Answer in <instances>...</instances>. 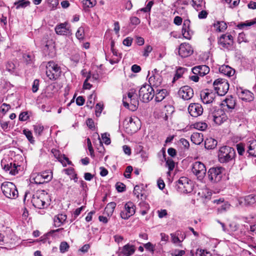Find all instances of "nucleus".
Wrapping results in <instances>:
<instances>
[{
    "instance_id": "f257e3e1",
    "label": "nucleus",
    "mask_w": 256,
    "mask_h": 256,
    "mask_svg": "<svg viewBox=\"0 0 256 256\" xmlns=\"http://www.w3.org/2000/svg\"><path fill=\"white\" fill-rule=\"evenodd\" d=\"M122 102L124 107L132 111L136 110L138 108L139 102L138 94L135 90H130L128 93V96L123 98Z\"/></svg>"
},
{
    "instance_id": "f03ea898",
    "label": "nucleus",
    "mask_w": 256,
    "mask_h": 256,
    "mask_svg": "<svg viewBox=\"0 0 256 256\" xmlns=\"http://www.w3.org/2000/svg\"><path fill=\"white\" fill-rule=\"evenodd\" d=\"M236 156V152L234 148L224 146L221 147L218 152V160L221 163H226L232 160Z\"/></svg>"
},
{
    "instance_id": "7ed1b4c3",
    "label": "nucleus",
    "mask_w": 256,
    "mask_h": 256,
    "mask_svg": "<svg viewBox=\"0 0 256 256\" xmlns=\"http://www.w3.org/2000/svg\"><path fill=\"white\" fill-rule=\"evenodd\" d=\"M46 74L49 79L55 80L60 75L61 68L58 64L52 60L48 62L46 66Z\"/></svg>"
},
{
    "instance_id": "20e7f679",
    "label": "nucleus",
    "mask_w": 256,
    "mask_h": 256,
    "mask_svg": "<svg viewBox=\"0 0 256 256\" xmlns=\"http://www.w3.org/2000/svg\"><path fill=\"white\" fill-rule=\"evenodd\" d=\"M1 189L4 196L10 199H15L18 196V192L16 186L11 182H4L2 184Z\"/></svg>"
},
{
    "instance_id": "39448f33",
    "label": "nucleus",
    "mask_w": 256,
    "mask_h": 256,
    "mask_svg": "<svg viewBox=\"0 0 256 256\" xmlns=\"http://www.w3.org/2000/svg\"><path fill=\"white\" fill-rule=\"evenodd\" d=\"M138 96L142 102H147L154 98V88L149 84H144L139 90Z\"/></svg>"
},
{
    "instance_id": "423d86ee",
    "label": "nucleus",
    "mask_w": 256,
    "mask_h": 256,
    "mask_svg": "<svg viewBox=\"0 0 256 256\" xmlns=\"http://www.w3.org/2000/svg\"><path fill=\"white\" fill-rule=\"evenodd\" d=\"M192 171L198 180L203 181L206 172V166L203 163L200 162H194L192 164Z\"/></svg>"
},
{
    "instance_id": "0eeeda50",
    "label": "nucleus",
    "mask_w": 256,
    "mask_h": 256,
    "mask_svg": "<svg viewBox=\"0 0 256 256\" xmlns=\"http://www.w3.org/2000/svg\"><path fill=\"white\" fill-rule=\"evenodd\" d=\"M215 91L219 96H224L228 91L229 84L226 80L218 78L213 82Z\"/></svg>"
},
{
    "instance_id": "6e6552de",
    "label": "nucleus",
    "mask_w": 256,
    "mask_h": 256,
    "mask_svg": "<svg viewBox=\"0 0 256 256\" xmlns=\"http://www.w3.org/2000/svg\"><path fill=\"white\" fill-rule=\"evenodd\" d=\"M178 188L181 192L190 193L193 190L192 182L186 177H181L178 182Z\"/></svg>"
},
{
    "instance_id": "1a4fd4ad",
    "label": "nucleus",
    "mask_w": 256,
    "mask_h": 256,
    "mask_svg": "<svg viewBox=\"0 0 256 256\" xmlns=\"http://www.w3.org/2000/svg\"><path fill=\"white\" fill-rule=\"evenodd\" d=\"M218 44L222 49L232 50L234 44L232 36L230 34H222L218 40Z\"/></svg>"
},
{
    "instance_id": "9d476101",
    "label": "nucleus",
    "mask_w": 256,
    "mask_h": 256,
    "mask_svg": "<svg viewBox=\"0 0 256 256\" xmlns=\"http://www.w3.org/2000/svg\"><path fill=\"white\" fill-rule=\"evenodd\" d=\"M222 167L211 168L208 172V180L212 183L220 182L222 178Z\"/></svg>"
},
{
    "instance_id": "9b49d317",
    "label": "nucleus",
    "mask_w": 256,
    "mask_h": 256,
    "mask_svg": "<svg viewBox=\"0 0 256 256\" xmlns=\"http://www.w3.org/2000/svg\"><path fill=\"white\" fill-rule=\"evenodd\" d=\"M136 212V206L132 202H126L121 210L120 216L124 220H128Z\"/></svg>"
},
{
    "instance_id": "f8f14e48",
    "label": "nucleus",
    "mask_w": 256,
    "mask_h": 256,
    "mask_svg": "<svg viewBox=\"0 0 256 256\" xmlns=\"http://www.w3.org/2000/svg\"><path fill=\"white\" fill-rule=\"evenodd\" d=\"M208 118L212 120L216 124L220 125L228 120V116L222 109H218L210 114Z\"/></svg>"
},
{
    "instance_id": "ddd939ff",
    "label": "nucleus",
    "mask_w": 256,
    "mask_h": 256,
    "mask_svg": "<svg viewBox=\"0 0 256 256\" xmlns=\"http://www.w3.org/2000/svg\"><path fill=\"white\" fill-rule=\"evenodd\" d=\"M48 197L47 194H41L38 196H34L32 200L33 205L38 208H44L48 206L46 202V198Z\"/></svg>"
},
{
    "instance_id": "4468645a",
    "label": "nucleus",
    "mask_w": 256,
    "mask_h": 256,
    "mask_svg": "<svg viewBox=\"0 0 256 256\" xmlns=\"http://www.w3.org/2000/svg\"><path fill=\"white\" fill-rule=\"evenodd\" d=\"M180 97L184 100H189L194 96V91L192 88L188 86H184L180 88L178 92Z\"/></svg>"
},
{
    "instance_id": "2eb2a0df",
    "label": "nucleus",
    "mask_w": 256,
    "mask_h": 256,
    "mask_svg": "<svg viewBox=\"0 0 256 256\" xmlns=\"http://www.w3.org/2000/svg\"><path fill=\"white\" fill-rule=\"evenodd\" d=\"M193 52V48L188 43H182L180 46L178 54L182 58L188 57L192 54Z\"/></svg>"
},
{
    "instance_id": "dca6fc26",
    "label": "nucleus",
    "mask_w": 256,
    "mask_h": 256,
    "mask_svg": "<svg viewBox=\"0 0 256 256\" xmlns=\"http://www.w3.org/2000/svg\"><path fill=\"white\" fill-rule=\"evenodd\" d=\"M188 111L192 116L197 117L202 114L203 108L200 104L194 103L190 104Z\"/></svg>"
},
{
    "instance_id": "f3484780",
    "label": "nucleus",
    "mask_w": 256,
    "mask_h": 256,
    "mask_svg": "<svg viewBox=\"0 0 256 256\" xmlns=\"http://www.w3.org/2000/svg\"><path fill=\"white\" fill-rule=\"evenodd\" d=\"M238 204L240 206H251L256 202V196L250 194L238 199Z\"/></svg>"
},
{
    "instance_id": "a211bd4d",
    "label": "nucleus",
    "mask_w": 256,
    "mask_h": 256,
    "mask_svg": "<svg viewBox=\"0 0 256 256\" xmlns=\"http://www.w3.org/2000/svg\"><path fill=\"white\" fill-rule=\"evenodd\" d=\"M238 97L243 100L250 102L254 99V94L250 91L240 88L237 90Z\"/></svg>"
},
{
    "instance_id": "6ab92c4d",
    "label": "nucleus",
    "mask_w": 256,
    "mask_h": 256,
    "mask_svg": "<svg viewBox=\"0 0 256 256\" xmlns=\"http://www.w3.org/2000/svg\"><path fill=\"white\" fill-rule=\"evenodd\" d=\"M162 77L158 73L154 74L150 76L148 79L150 86H152L154 88L160 87L162 84Z\"/></svg>"
},
{
    "instance_id": "aec40b11",
    "label": "nucleus",
    "mask_w": 256,
    "mask_h": 256,
    "mask_svg": "<svg viewBox=\"0 0 256 256\" xmlns=\"http://www.w3.org/2000/svg\"><path fill=\"white\" fill-rule=\"evenodd\" d=\"M200 98L204 104H210L213 102L215 98V94L212 92H208L207 90L201 92Z\"/></svg>"
},
{
    "instance_id": "412c9836",
    "label": "nucleus",
    "mask_w": 256,
    "mask_h": 256,
    "mask_svg": "<svg viewBox=\"0 0 256 256\" xmlns=\"http://www.w3.org/2000/svg\"><path fill=\"white\" fill-rule=\"evenodd\" d=\"M140 120L138 118H130L126 128H130L131 133H134L140 128Z\"/></svg>"
},
{
    "instance_id": "4be33fe9",
    "label": "nucleus",
    "mask_w": 256,
    "mask_h": 256,
    "mask_svg": "<svg viewBox=\"0 0 256 256\" xmlns=\"http://www.w3.org/2000/svg\"><path fill=\"white\" fill-rule=\"evenodd\" d=\"M192 72L194 74L204 76L210 72V68L206 65H200L194 67Z\"/></svg>"
},
{
    "instance_id": "5701e85b",
    "label": "nucleus",
    "mask_w": 256,
    "mask_h": 256,
    "mask_svg": "<svg viewBox=\"0 0 256 256\" xmlns=\"http://www.w3.org/2000/svg\"><path fill=\"white\" fill-rule=\"evenodd\" d=\"M190 22L189 20H185L183 23L182 31L184 37L188 40H190L191 38L192 34V32L190 30Z\"/></svg>"
},
{
    "instance_id": "b1692460",
    "label": "nucleus",
    "mask_w": 256,
    "mask_h": 256,
    "mask_svg": "<svg viewBox=\"0 0 256 256\" xmlns=\"http://www.w3.org/2000/svg\"><path fill=\"white\" fill-rule=\"evenodd\" d=\"M2 166L3 167V169L6 172H8L9 174L12 175H15L18 172V167H20V166L16 165L14 163L10 162L9 164H5L3 165L2 164Z\"/></svg>"
},
{
    "instance_id": "393cba45",
    "label": "nucleus",
    "mask_w": 256,
    "mask_h": 256,
    "mask_svg": "<svg viewBox=\"0 0 256 256\" xmlns=\"http://www.w3.org/2000/svg\"><path fill=\"white\" fill-rule=\"evenodd\" d=\"M222 104L225 106H226L228 110H233L236 106V100L232 96H228L224 100L222 101Z\"/></svg>"
},
{
    "instance_id": "a878e982",
    "label": "nucleus",
    "mask_w": 256,
    "mask_h": 256,
    "mask_svg": "<svg viewBox=\"0 0 256 256\" xmlns=\"http://www.w3.org/2000/svg\"><path fill=\"white\" fill-rule=\"evenodd\" d=\"M219 72L225 76H231L235 72V70L228 65H222L219 67Z\"/></svg>"
},
{
    "instance_id": "bb28decb",
    "label": "nucleus",
    "mask_w": 256,
    "mask_h": 256,
    "mask_svg": "<svg viewBox=\"0 0 256 256\" xmlns=\"http://www.w3.org/2000/svg\"><path fill=\"white\" fill-rule=\"evenodd\" d=\"M247 152L250 156L256 157V140H250L246 144Z\"/></svg>"
},
{
    "instance_id": "cd10ccee",
    "label": "nucleus",
    "mask_w": 256,
    "mask_h": 256,
    "mask_svg": "<svg viewBox=\"0 0 256 256\" xmlns=\"http://www.w3.org/2000/svg\"><path fill=\"white\" fill-rule=\"evenodd\" d=\"M135 250L136 248L134 246L128 244L122 247L120 252L124 256H131L134 253Z\"/></svg>"
},
{
    "instance_id": "c85d7f7f",
    "label": "nucleus",
    "mask_w": 256,
    "mask_h": 256,
    "mask_svg": "<svg viewBox=\"0 0 256 256\" xmlns=\"http://www.w3.org/2000/svg\"><path fill=\"white\" fill-rule=\"evenodd\" d=\"M67 25V22H64L57 26L55 28L56 33L60 35H66L69 32V28Z\"/></svg>"
},
{
    "instance_id": "c756f323",
    "label": "nucleus",
    "mask_w": 256,
    "mask_h": 256,
    "mask_svg": "<svg viewBox=\"0 0 256 256\" xmlns=\"http://www.w3.org/2000/svg\"><path fill=\"white\" fill-rule=\"evenodd\" d=\"M167 92L165 89L158 88L154 92L155 100L157 102L162 101L166 95Z\"/></svg>"
},
{
    "instance_id": "7c9ffc66",
    "label": "nucleus",
    "mask_w": 256,
    "mask_h": 256,
    "mask_svg": "<svg viewBox=\"0 0 256 256\" xmlns=\"http://www.w3.org/2000/svg\"><path fill=\"white\" fill-rule=\"evenodd\" d=\"M66 216L64 214H58L54 218V225L56 227H59L66 220Z\"/></svg>"
},
{
    "instance_id": "2f4dec72",
    "label": "nucleus",
    "mask_w": 256,
    "mask_h": 256,
    "mask_svg": "<svg viewBox=\"0 0 256 256\" xmlns=\"http://www.w3.org/2000/svg\"><path fill=\"white\" fill-rule=\"evenodd\" d=\"M192 142L196 144H200L204 140L202 133L194 132L190 137Z\"/></svg>"
},
{
    "instance_id": "473e14b6",
    "label": "nucleus",
    "mask_w": 256,
    "mask_h": 256,
    "mask_svg": "<svg viewBox=\"0 0 256 256\" xmlns=\"http://www.w3.org/2000/svg\"><path fill=\"white\" fill-rule=\"evenodd\" d=\"M217 141L212 138H208L205 140L204 146L206 148L211 150L214 148L217 145Z\"/></svg>"
},
{
    "instance_id": "72a5a7b5",
    "label": "nucleus",
    "mask_w": 256,
    "mask_h": 256,
    "mask_svg": "<svg viewBox=\"0 0 256 256\" xmlns=\"http://www.w3.org/2000/svg\"><path fill=\"white\" fill-rule=\"evenodd\" d=\"M192 6L197 10H200L204 8V0H192Z\"/></svg>"
},
{
    "instance_id": "f704fd0d",
    "label": "nucleus",
    "mask_w": 256,
    "mask_h": 256,
    "mask_svg": "<svg viewBox=\"0 0 256 256\" xmlns=\"http://www.w3.org/2000/svg\"><path fill=\"white\" fill-rule=\"evenodd\" d=\"M116 206V204L114 202H109L106 206L104 209L105 213L108 216H111L114 211V210Z\"/></svg>"
},
{
    "instance_id": "c9c22d12",
    "label": "nucleus",
    "mask_w": 256,
    "mask_h": 256,
    "mask_svg": "<svg viewBox=\"0 0 256 256\" xmlns=\"http://www.w3.org/2000/svg\"><path fill=\"white\" fill-rule=\"evenodd\" d=\"M214 27L216 30L218 32H222L227 28L226 24L223 22H217L214 24Z\"/></svg>"
},
{
    "instance_id": "e433bc0d",
    "label": "nucleus",
    "mask_w": 256,
    "mask_h": 256,
    "mask_svg": "<svg viewBox=\"0 0 256 256\" xmlns=\"http://www.w3.org/2000/svg\"><path fill=\"white\" fill-rule=\"evenodd\" d=\"M14 4L16 6V8H25L30 4V2L28 0H20L14 2Z\"/></svg>"
},
{
    "instance_id": "4c0bfd02",
    "label": "nucleus",
    "mask_w": 256,
    "mask_h": 256,
    "mask_svg": "<svg viewBox=\"0 0 256 256\" xmlns=\"http://www.w3.org/2000/svg\"><path fill=\"white\" fill-rule=\"evenodd\" d=\"M44 51L51 58L55 55V49L53 45L46 44Z\"/></svg>"
},
{
    "instance_id": "58836bf2",
    "label": "nucleus",
    "mask_w": 256,
    "mask_h": 256,
    "mask_svg": "<svg viewBox=\"0 0 256 256\" xmlns=\"http://www.w3.org/2000/svg\"><path fill=\"white\" fill-rule=\"evenodd\" d=\"M42 178L43 182H50L52 178V172L49 170L44 171L42 173H40Z\"/></svg>"
},
{
    "instance_id": "ea45409f",
    "label": "nucleus",
    "mask_w": 256,
    "mask_h": 256,
    "mask_svg": "<svg viewBox=\"0 0 256 256\" xmlns=\"http://www.w3.org/2000/svg\"><path fill=\"white\" fill-rule=\"evenodd\" d=\"M185 70L186 69L183 68H179L177 69L172 80L173 83L182 76V75L184 73Z\"/></svg>"
},
{
    "instance_id": "a19ab883",
    "label": "nucleus",
    "mask_w": 256,
    "mask_h": 256,
    "mask_svg": "<svg viewBox=\"0 0 256 256\" xmlns=\"http://www.w3.org/2000/svg\"><path fill=\"white\" fill-rule=\"evenodd\" d=\"M180 232L178 231L174 234H171L172 242L175 244L180 243L182 240L179 238Z\"/></svg>"
},
{
    "instance_id": "79ce46f5",
    "label": "nucleus",
    "mask_w": 256,
    "mask_h": 256,
    "mask_svg": "<svg viewBox=\"0 0 256 256\" xmlns=\"http://www.w3.org/2000/svg\"><path fill=\"white\" fill-rule=\"evenodd\" d=\"M76 38L80 40H82L84 38V27L80 26L78 29L76 33Z\"/></svg>"
},
{
    "instance_id": "37998d69",
    "label": "nucleus",
    "mask_w": 256,
    "mask_h": 256,
    "mask_svg": "<svg viewBox=\"0 0 256 256\" xmlns=\"http://www.w3.org/2000/svg\"><path fill=\"white\" fill-rule=\"evenodd\" d=\"M230 207V204L227 202H224V204L218 208L219 212L222 213L228 210Z\"/></svg>"
},
{
    "instance_id": "c03bdc74",
    "label": "nucleus",
    "mask_w": 256,
    "mask_h": 256,
    "mask_svg": "<svg viewBox=\"0 0 256 256\" xmlns=\"http://www.w3.org/2000/svg\"><path fill=\"white\" fill-rule=\"evenodd\" d=\"M82 2L87 8H92L96 4V0H81Z\"/></svg>"
},
{
    "instance_id": "a18cd8bd",
    "label": "nucleus",
    "mask_w": 256,
    "mask_h": 256,
    "mask_svg": "<svg viewBox=\"0 0 256 256\" xmlns=\"http://www.w3.org/2000/svg\"><path fill=\"white\" fill-rule=\"evenodd\" d=\"M23 134L26 136L30 143L34 142V139L32 134L31 131L27 129H24V130H23Z\"/></svg>"
},
{
    "instance_id": "49530a36",
    "label": "nucleus",
    "mask_w": 256,
    "mask_h": 256,
    "mask_svg": "<svg viewBox=\"0 0 256 256\" xmlns=\"http://www.w3.org/2000/svg\"><path fill=\"white\" fill-rule=\"evenodd\" d=\"M88 80H90V82H92L91 74L90 72L88 73V74L86 76V79L85 80L84 82V86H83L84 88L90 90L91 88L92 85L91 84H90L89 82H88Z\"/></svg>"
},
{
    "instance_id": "de8ad7c7",
    "label": "nucleus",
    "mask_w": 256,
    "mask_h": 256,
    "mask_svg": "<svg viewBox=\"0 0 256 256\" xmlns=\"http://www.w3.org/2000/svg\"><path fill=\"white\" fill-rule=\"evenodd\" d=\"M194 127L198 130L203 131L206 129L208 125L204 122H198L194 124Z\"/></svg>"
},
{
    "instance_id": "09e8293b",
    "label": "nucleus",
    "mask_w": 256,
    "mask_h": 256,
    "mask_svg": "<svg viewBox=\"0 0 256 256\" xmlns=\"http://www.w3.org/2000/svg\"><path fill=\"white\" fill-rule=\"evenodd\" d=\"M58 160L64 166H66L67 164H71V162L64 155H61Z\"/></svg>"
},
{
    "instance_id": "8fccbe9b",
    "label": "nucleus",
    "mask_w": 256,
    "mask_h": 256,
    "mask_svg": "<svg viewBox=\"0 0 256 256\" xmlns=\"http://www.w3.org/2000/svg\"><path fill=\"white\" fill-rule=\"evenodd\" d=\"M196 256H212L210 252L202 249H198L196 252Z\"/></svg>"
},
{
    "instance_id": "3c124183",
    "label": "nucleus",
    "mask_w": 256,
    "mask_h": 256,
    "mask_svg": "<svg viewBox=\"0 0 256 256\" xmlns=\"http://www.w3.org/2000/svg\"><path fill=\"white\" fill-rule=\"evenodd\" d=\"M102 142L106 145L110 144L111 140L110 138V134L108 133H104L102 134Z\"/></svg>"
},
{
    "instance_id": "603ef678",
    "label": "nucleus",
    "mask_w": 256,
    "mask_h": 256,
    "mask_svg": "<svg viewBox=\"0 0 256 256\" xmlns=\"http://www.w3.org/2000/svg\"><path fill=\"white\" fill-rule=\"evenodd\" d=\"M69 248L68 244L66 242H62L60 244V250L61 252L64 253L67 251Z\"/></svg>"
},
{
    "instance_id": "864d4df0",
    "label": "nucleus",
    "mask_w": 256,
    "mask_h": 256,
    "mask_svg": "<svg viewBox=\"0 0 256 256\" xmlns=\"http://www.w3.org/2000/svg\"><path fill=\"white\" fill-rule=\"evenodd\" d=\"M33 180L34 183L36 184L44 183V182H43L42 178V175H40V174H38L34 177Z\"/></svg>"
},
{
    "instance_id": "5fc2aeb1",
    "label": "nucleus",
    "mask_w": 256,
    "mask_h": 256,
    "mask_svg": "<svg viewBox=\"0 0 256 256\" xmlns=\"http://www.w3.org/2000/svg\"><path fill=\"white\" fill-rule=\"evenodd\" d=\"M166 165L168 167L169 171H172L174 168V162L171 158H168L166 161Z\"/></svg>"
},
{
    "instance_id": "6e6d98bb",
    "label": "nucleus",
    "mask_w": 256,
    "mask_h": 256,
    "mask_svg": "<svg viewBox=\"0 0 256 256\" xmlns=\"http://www.w3.org/2000/svg\"><path fill=\"white\" fill-rule=\"evenodd\" d=\"M144 247L145 248L146 250H149L152 254H153L154 252V251L155 250V246L152 244L151 242H148L144 244Z\"/></svg>"
},
{
    "instance_id": "4d7b16f0",
    "label": "nucleus",
    "mask_w": 256,
    "mask_h": 256,
    "mask_svg": "<svg viewBox=\"0 0 256 256\" xmlns=\"http://www.w3.org/2000/svg\"><path fill=\"white\" fill-rule=\"evenodd\" d=\"M29 118L28 112H22L19 116V120L20 121H26Z\"/></svg>"
},
{
    "instance_id": "13d9d810",
    "label": "nucleus",
    "mask_w": 256,
    "mask_h": 256,
    "mask_svg": "<svg viewBox=\"0 0 256 256\" xmlns=\"http://www.w3.org/2000/svg\"><path fill=\"white\" fill-rule=\"evenodd\" d=\"M236 148L238 154L240 156H242L245 151V148L243 144H236Z\"/></svg>"
},
{
    "instance_id": "bf43d9fd",
    "label": "nucleus",
    "mask_w": 256,
    "mask_h": 256,
    "mask_svg": "<svg viewBox=\"0 0 256 256\" xmlns=\"http://www.w3.org/2000/svg\"><path fill=\"white\" fill-rule=\"evenodd\" d=\"M39 84H40L39 80L38 79L34 80L33 82L32 86V90L33 92H36L38 90V88H39Z\"/></svg>"
},
{
    "instance_id": "052dcab7",
    "label": "nucleus",
    "mask_w": 256,
    "mask_h": 256,
    "mask_svg": "<svg viewBox=\"0 0 256 256\" xmlns=\"http://www.w3.org/2000/svg\"><path fill=\"white\" fill-rule=\"evenodd\" d=\"M226 3L230 4V7H234L237 6L240 2V0H224Z\"/></svg>"
},
{
    "instance_id": "680f3d73",
    "label": "nucleus",
    "mask_w": 256,
    "mask_h": 256,
    "mask_svg": "<svg viewBox=\"0 0 256 256\" xmlns=\"http://www.w3.org/2000/svg\"><path fill=\"white\" fill-rule=\"evenodd\" d=\"M103 109V105L100 103H98L96 106V116H99L101 114Z\"/></svg>"
},
{
    "instance_id": "e2e57ef3",
    "label": "nucleus",
    "mask_w": 256,
    "mask_h": 256,
    "mask_svg": "<svg viewBox=\"0 0 256 256\" xmlns=\"http://www.w3.org/2000/svg\"><path fill=\"white\" fill-rule=\"evenodd\" d=\"M86 140H87L88 147L89 152H90V154L91 156L94 157V150H93L90 140L89 138H88L86 139Z\"/></svg>"
},
{
    "instance_id": "0e129e2a",
    "label": "nucleus",
    "mask_w": 256,
    "mask_h": 256,
    "mask_svg": "<svg viewBox=\"0 0 256 256\" xmlns=\"http://www.w3.org/2000/svg\"><path fill=\"white\" fill-rule=\"evenodd\" d=\"M34 130L36 134H40L44 130V126L41 125L34 126Z\"/></svg>"
},
{
    "instance_id": "69168bd1",
    "label": "nucleus",
    "mask_w": 256,
    "mask_h": 256,
    "mask_svg": "<svg viewBox=\"0 0 256 256\" xmlns=\"http://www.w3.org/2000/svg\"><path fill=\"white\" fill-rule=\"evenodd\" d=\"M116 189L118 192H122L125 190V186L124 184L121 182L116 183Z\"/></svg>"
},
{
    "instance_id": "338daca9",
    "label": "nucleus",
    "mask_w": 256,
    "mask_h": 256,
    "mask_svg": "<svg viewBox=\"0 0 256 256\" xmlns=\"http://www.w3.org/2000/svg\"><path fill=\"white\" fill-rule=\"evenodd\" d=\"M152 50V48L150 46H147L144 49L142 55L145 57H147Z\"/></svg>"
},
{
    "instance_id": "774afa93",
    "label": "nucleus",
    "mask_w": 256,
    "mask_h": 256,
    "mask_svg": "<svg viewBox=\"0 0 256 256\" xmlns=\"http://www.w3.org/2000/svg\"><path fill=\"white\" fill-rule=\"evenodd\" d=\"M185 254L183 250H176L172 254V256H182Z\"/></svg>"
}]
</instances>
